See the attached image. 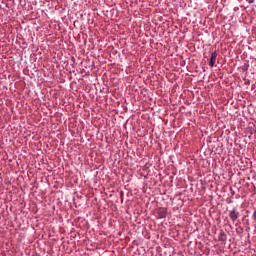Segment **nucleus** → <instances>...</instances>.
I'll list each match as a JSON object with an SVG mask.
<instances>
[{"label":"nucleus","instance_id":"3","mask_svg":"<svg viewBox=\"0 0 256 256\" xmlns=\"http://www.w3.org/2000/svg\"><path fill=\"white\" fill-rule=\"evenodd\" d=\"M158 215L160 219H165V217H167V208H160L158 210Z\"/></svg>","mask_w":256,"mask_h":256},{"label":"nucleus","instance_id":"2","mask_svg":"<svg viewBox=\"0 0 256 256\" xmlns=\"http://www.w3.org/2000/svg\"><path fill=\"white\" fill-rule=\"evenodd\" d=\"M215 61H217V51L211 54L209 65L210 67H215Z\"/></svg>","mask_w":256,"mask_h":256},{"label":"nucleus","instance_id":"5","mask_svg":"<svg viewBox=\"0 0 256 256\" xmlns=\"http://www.w3.org/2000/svg\"><path fill=\"white\" fill-rule=\"evenodd\" d=\"M252 219L253 221H255L256 223V209L254 210L253 214H252Z\"/></svg>","mask_w":256,"mask_h":256},{"label":"nucleus","instance_id":"6","mask_svg":"<svg viewBox=\"0 0 256 256\" xmlns=\"http://www.w3.org/2000/svg\"><path fill=\"white\" fill-rule=\"evenodd\" d=\"M249 3H253V0H250Z\"/></svg>","mask_w":256,"mask_h":256},{"label":"nucleus","instance_id":"1","mask_svg":"<svg viewBox=\"0 0 256 256\" xmlns=\"http://www.w3.org/2000/svg\"><path fill=\"white\" fill-rule=\"evenodd\" d=\"M229 217H230L231 221L235 222V221H237V219H239V212H237V210L234 209V210L230 211Z\"/></svg>","mask_w":256,"mask_h":256},{"label":"nucleus","instance_id":"4","mask_svg":"<svg viewBox=\"0 0 256 256\" xmlns=\"http://www.w3.org/2000/svg\"><path fill=\"white\" fill-rule=\"evenodd\" d=\"M219 241H222L223 243H225V241H227V234H225V232H221L219 234Z\"/></svg>","mask_w":256,"mask_h":256}]
</instances>
